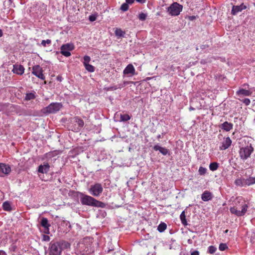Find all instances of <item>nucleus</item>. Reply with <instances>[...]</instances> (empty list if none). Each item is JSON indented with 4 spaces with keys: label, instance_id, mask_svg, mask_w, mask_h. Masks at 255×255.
<instances>
[{
    "label": "nucleus",
    "instance_id": "nucleus-1",
    "mask_svg": "<svg viewBox=\"0 0 255 255\" xmlns=\"http://www.w3.org/2000/svg\"><path fill=\"white\" fill-rule=\"evenodd\" d=\"M69 246L70 245L64 241H52L49 244V255H61L63 248H68Z\"/></svg>",
    "mask_w": 255,
    "mask_h": 255
},
{
    "label": "nucleus",
    "instance_id": "nucleus-2",
    "mask_svg": "<svg viewBox=\"0 0 255 255\" xmlns=\"http://www.w3.org/2000/svg\"><path fill=\"white\" fill-rule=\"evenodd\" d=\"M81 202L83 205L94 207H103L104 203L97 200L93 197L88 195H83L81 198Z\"/></svg>",
    "mask_w": 255,
    "mask_h": 255
},
{
    "label": "nucleus",
    "instance_id": "nucleus-3",
    "mask_svg": "<svg viewBox=\"0 0 255 255\" xmlns=\"http://www.w3.org/2000/svg\"><path fill=\"white\" fill-rule=\"evenodd\" d=\"M62 105L59 103H53L43 109V113L44 114L55 113L59 111L62 108Z\"/></svg>",
    "mask_w": 255,
    "mask_h": 255
},
{
    "label": "nucleus",
    "instance_id": "nucleus-4",
    "mask_svg": "<svg viewBox=\"0 0 255 255\" xmlns=\"http://www.w3.org/2000/svg\"><path fill=\"white\" fill-rule=\"evenodd\" d=\"M254 151V148L251 145L240 148L239 151L240 157L243 160L249 158Z\"/></svg>",
    "mask_w": 255,
    "mask_h": 255
},
{
    "label": "nucleus",
    "instance_id": "nucleus-5",
    "mask_svg": "<svg viewBox=\"0 0 255 255\" xmlns=\"http://www.w3.org/2000/svg\"><path fill=\"white\" fill-rule=\"evenodd\" d=\"M183 6L177 2L173 3L168 8V12L172 16H177L180 14L182 10Z\"/></svg>",
    "mask_w": 255,
    "mask_h": 255
},
{
    "label": "nucleus",
    "instance_id": "nucleus-6",
    "mask_svg": "<svg viewBox=\"0 0 255 255\" xmlns=\"http://www.w3.org/2000/svg\"><path fill=\"white\" fill-rule=\"evenodd\" d=\"M89 191L91 195L98 197L103 192V188L101 184L97 183L91 185Z\"/></svg>",
    "mask_w": 255,
    "mask_h": 255
},
{
    "label": "nucleus",
    "instance_id": "nucleus-7",
    "mask_svg": "<svg viewBox=\"0 0 255 255\" xmlns=\"http://www.w3.org/2000/svg\"><path fill=\"white\" fill-rule=\"evenodd\" d=\"M74 48V46L73 44L67 43L64 44L61 47V53L66 57H69L71 55L70 51L73 50Z\"/></svg>",
    "mask_w": 255,
    "mask_h": 255
},
{
    "label": "nucleus",
    "instance_id": "nucleus-8",
    "mask_svg": "<svg viewBox=\"0 0 255 255\" xmlns=\"http://www.w3.org/2000/svg\"><path fill=\"white\" fill-rule=\"evenodd\" d=\"M248 206L247 204H244L242 206V210H237V208L236 207H231L230 209V212L231 213L236 215L237 216H244L248 209Z\"/></svg>",
    "mask_w": 255,
    "mask_h": 255
},
{
    "label": "nucleus",
    "instance_id": "nucleus-9",
    "mask_svg": "<svg viewBox=\"0 0 255 255\" xmlns=\"http://www.w3.org/2000/svg\"><path fill=\"white\" fill-rule=\"evenodd\" d=\"M32 73L41 80L45 79L42 69L39 65H35L33 67Z\"/></svg>",
    "mask_w": 255,
    "mask_h": 255
},
{
    "label": "nucleus",
    "instance_id": "nucleus-10",
    "mask_svg": "<svg viewBox=\"0 0 255 255\" xmlns=\"http://www.w3.org/2000/svg\"><path fill=\"white\" fill-rule=\"evenodd\" d=\"M11 167L8 164L0 163V176H3V174L7 175L11 172Z\"/></svg>",
    "mask_w": 255,
    "mask_h": 255
},
{
    "label": "nucleus",
    "instance_id": "nucleus-11",
    "mask_svg": "<svg viewBox=\"0 0 255 255\" xmlns=\"http://www.w3.org/2000/svg\"><path fill=\"white\" fill-rule=\"evenodd\" d=\"M232 140L229 137L224 138L222 142V145L220 146V150H225L227 149L231 144Z\"/></svg>",
    "mask_w": 255,
    "mask_h": 255
},
{
    "label": "nucleus",
    "instance_id": "nucleus-12",
    "mask_svg": "<svg viewBox=\"0 0 255 255\" xmlns=\"http://www.w3.org/2000/svg\"><path fill=\"white\" fill-rule=\"evenodd\" d=\"M247 8V6L243 3L240 5H234L233 6L232 9V14L233 15L237 14L239 12L241 11L242 10L245 9Z\"/></svg>",
    "mask_w": 255,
    "mask_h": 255
},
{
    "label": "nucleus",
    "instance_id": "nucleus-13",
    "mask_svg": "<svg viewBox=\"0 0 255 255\" xmlns=\"http://www.w3.org/2000/svg\"><path fill=\"white\" fill-rule=\"evenodd\" d=\"M12 72L18 75H22L24 72V68L21 65H14Z\"/></svg>",
    "mask_w": 255,
    "mask_h": 255
},
{
    "label": "nucleus",
    "instance_id": "nucleus-14",
    "mask_svg": "<svg viewBox=\"0 0 255 255\" xmlns=\"http://www.w3.org/2000/svg\"><path fill=\"white\" fill-rule=\"evenodd\" d=\"M50 168V166L47 162H44L43 165H40L38 167V171L41 173H47Z\"/></svg>",
    "mask_w": 255,
    "mask_h": 255
},
{
    "label": "nucleus",
    "instance_id": "nucleus-15",
    "mask_svg": "<svg viewBox=\"0 0 255 255\" xmlns=\"http://www.w3.org/2000/svg\"><path fill=\"white\" fill-rule=\"evenodd\" d=\"M123 73L125 75L130 74H131L132 75H134L135 74V69H134L133 66L132 64H128L126 67V68L124 70Z\"/></svg>",
    "mask_w": 255,
    "mask_h": 255
},
{
    "label": "nucleus",
    "instance_id": "nucleus-16",
    "mask_svg": "<svg viewBox=\"0 0 255 255\" xmlns=\"http://www.w3.org/2000/svg\"><path fill=\"white\" fill-rule=\"evenodd\" d=\"M153 149L155 151H159V152L164 155L169 154V150L168 149L165 147H161L158 145H154L153 147Z\"/></svg>",
    "mask_w": 255,
    "mask_h": 255
},
{
    "label": "nucleus",
    "instance_id": "nucleus-17",
    "mask_svg": "<svg viewBox=\"0 0 255 255\" xmlns=\"http://www.w3.org/2000/svg\"><path fill=\"white\" fill-rule=\"evenodd\" d=\"M213 196L211 192L208 191H205L202 193L201 199L203 201L206 202L211 200L213 198Z\"/></svg>",
    "mask_w": 255,
    "mask_h": 255
},
{
    "label": "nucleus",
    "instance_id": "nucleus-18",
    "mask_svg": "<svg viewBox=\"0 0 255 255\" xmlns=\"http://www.w3.org/2000/svg\"><path fill=\"white\" fill-rule=\"evenodd\" d=\"M233 125L231 123H228V122H225L223 123L220 127L226 131H230L231 129L233 128Z\"/></svg>",
    "mask_w": 255,
    "mask_h": 255
},
{
    "label": "nucleus",
    "instance_id": "nucleus-19",
    "mask_svg": "<svg viewBox=\"0 0 255 255\" xmlns=\"http://www.w3.org/2000/svg\"><path fill=\"white\" fill-rule=\"evenodd\" d=\"M251 93L252 92H250V91L244 89H240L237 92V94L239 96L244 95L246 96H248L251 95Z\"/></svg>",
    "mask_w": 255,
    "mask_h": 255
},
{
    "label": "nucleus",
    "instance_id": "nucleus-20",
    "mask_svg": "<svg viewBox=\"0 0 255 255\" xmlns=\"http://www.w3.org/2000/svg\"><path fill=\"white\" fill-rule=\"evenodd\" d=\"M116 36L118 38L124 37L126 32L121 28H116L115 31Z\"/></svg>",
    "mask_w": 255,
    "mask_h": 255
},
{
    "label": "nucleus",
    "instance_id": "nucleus-21",
    "mask_svg": "<svg viewBox=\"0 0 255 255\" xmlns=\"http://www.w3.org/2000/svg\"><path fill=\"white\" fill-rule=\"evenodd\" d=\"M41 225L45 229H48V227H50V225L48 223V221L46 218H42L41 221Z\"/></svg>",
    "mask_w": 255,
    "mask_h": 255
},
{
    "label": "nucleus",
    "instance_id": "nucleus-22",
    "mask_svg": "<svg viewBox=\"0 0 255 255\" xmlns=\"http://www.w3.org/2000/svg\"><path fill=\"white\" fill-rule=\"evenodd\" d=\"M166 228H167L166 224L164 223H161L158 226L157 230L159 232L161 233V232H163V231H164L165 230V229H166Z\"/></svg>",
    "mask_w": 255,
    "mask_h": 255
},
{
    "label": "nucleus",
    "instance_id": "nucleus-23",
    "mask_svg": "<svg viewBox=\"0 0 255 255\" xmlns=\"http://www.w3.org/2000/svg\"><path fill=\"white\" fill-rule=\"evenodd\" d=\"M35 98V96L33 93H27L24 98V100L26 101H29L31 100L34 99Z\"/></svg>",
    "mask_w": 255,
    "mask_h": 255
},
{
    "label": "nucleus",
    "instance_id": "nucleus-24",
    "mask_svg": "<svg viewBox=\"0 0 255 255\" xmlns=\"http://www.w3.org/2000/svg\"><path fill=\"white\" fill-rule=\"evenodd\" d=\"M75 122L78 125L80 128H82L84 126V121L78 117L75 118Z\"/></svg>",
    "mask_w": 255,
    "mask_h": 255
},
{
    "label": "nucleus",
    "instance_id": "nucleus-25",
    "mask_svg": "<svg viewBox=\"0 0 255 255\" xmlns=\"http://www.w3.org/2000/svg\"><path fill=\"white\" fill-rule=\"evenodd\" d=\"M180 218L181 223L184 225H187V221H186V216H185V212L184 211H183L181 213V214H180Z\"/></svg>",
    "mask_w": 255,
    "mask_h": 255
},
{
    "label": "nucleus",
    "instance_id": "nucleus-26",
    "mask_svg": "<svg viewBox=\"0 0 255 255\" xmlns=\"http://www.w3.org/2000/svg\"><path fill=\"white\" fill-rule=\"evenodd\" d=\"M219 167V164L217 162H212L209 165V168L211 171L216 170Z\"/></svg>",
    "mask_w": 255,
    "mask_h": 255
},
{
    "label": "nucleus",
    "instance_id": "nucleus-27",
    "mask_svg": "<svg viewBox=\"0 0 255 255\" xmlns=\"http://www.w3.org/2000/svg\"><path fill=\"white\" fill-rule=\"evenodd\" d=\"M3 208L5 211H10L11 208L10 204L8 202H4L2 205Z\"/></svg>",
    "mask_w": 255,
    "mask_h": 255
},
{
    "label": "nucleus",
    "instance_id": "nucleus-28",
    "mask_svg": "<svg viewBox=\"0 0 255 255\" xmlns=\"http://www.w3.org/2000/svg\"><path fill=\"white\" fill-rule=\"evenodd\" d=\"M84 66H85L86 69L90 72H93L95 71V67L93 66H92V65L87 64L84 65Z\"/></svg>",
    "mask_w": 255,
    "mask_h": 255
},
{
    "label": "nucleus",
    "instance_id": "nucleus-29",
    "mask_svg": "<svg viewBox=\"0 0 255 255\" xmlns=\"http://www.w3.org/2000/svg\"><path fill=\"white\" fill-rule=\"evenodd\" d=\"M121 121L126 122L130 120V117L128 115H121Z\"/></svg>",
    "mask_w": 255,
    "mask_h": 255
},
{
    "label": "nucleus",
    "instance_id": "nucleus-30",
    "mask_svg": "<svg viewBox=\"0 0 255 255\" xmlns=\"http://www.w3.org/2000/svg\"><path fill=\"white\" fill-rule=\"evenodd\" d=\"M147 15L146 13L141 12L139 14L138 17L140 20L144 21L146 19Z\"/></svg>",
    "mask_w": 255,
    "mask_h": 255
},
{
    "label": "nucleus",
    "instance_id": "nucleus-31",
    "mask_svg": "<svg viewBox=\"0 0 255 255\" xmlns=\"http://www.w3.org/2000/svg\"><path fill=\"white\" fill-rule=\"evenodd\" d=\"M255 183V178L253 177H250L249 178L247 181H246V184L248 185H251L252 184H253Z\"/></svg>",
    "mask_w": 255,
    "mask_h": 255
},
{
    "label": "nucleus",
    "instance_id": "nucleus-32",
    "mask_svg": "<svg viewBox=\"0 0 255 255\" xmlns=\"http://www.w3.org/2000/svg\"><path fill=\"white\" fill-rule=\"evenodd\" d=\"M129 6L127 3H124L121 6V9L123 11H126L128 9Z\"/></svg>",
    "mask_w": 255,
    "mask_h": 255
},
{
    "label": "nucleus",
    "instance_id": "nucleus-33",
    "mask_svg": "<svg viewBox=\"0 0 255 255\" xmlns=\"http://www.w3.org/2000/svg\"><path fill=\"white\" fill-rule=\"evenodd\" d=\"M206 171H207V169L205 167L200 166L199 168L198 172H199V174L201 175H204L206 173Z\"/></svg>",
    "mask_w": 255,
    "mask_h": 255
},
{
    "label": "nucleus",
    "instance_id": "nucleus-34",
    "mask_svg": "<svg viewBox=\"0 0 255 255\" xmlns=\"http://www.w3.org/2000/svg\"><path fill=\"white\" fill-rule=\"evenodd\" d=\"M216 250L217 249L216 247L213 246H211L208 248V253L212 254L216 252Z\"/></svg>",
    "mask_w": 255,
    "mask_h": 255
},
{
    "label": "nucleus",
    "instance_id": "nucleus-35",
    "mask_svg": "<svg viewBox=\"0 0 255 255\" xmlns=\"http://www.w3.org/2000/svg\"><path fill=\"white\" fill-rule=\"evenodd\" d=\"M90 60H91V58L89 56H87V55L85 56L84 57V62H83L84 65L89 64Z\"/></svg>",
    "mask_w": 255,
    "mask_h": 255
},
{
    "label": "nucleus",
    "instance_id": "nucleus-36",
    "mask_svg": "<svg viewBox=\"0 0 255 255\" xmlns=\"http://www.w3.org/2000/svg\"><path fill=\"white\" fill-rule=\"evenodd\" d=\"M51 43V41L50 39H47L46 40H43L41 41V45L44 47L46 46V44H50Z\"/></svg>",
    "mask_w": 255,
    "mask_h": 255
},
{
    "label": "nucleus",
    "instance_id": "nucleus-37",
    "mask_svg": "<svg viewBox=\"0 0 255 255\" xmlns=\"http://www.w3.org/2000/svg\"><path fill=\"white\" fill-rule=\"evenodd\" d=\"M227 248V246L225 244H221L219 245V249L220 251H225Z\"/></svg>",
    "mask_w": 255,
    "mask_h": 255
},
{
    "label": "nucleus",
    "instance_id": "nucleus-38",
    "mask_svg": "<svg viewBox=\"0 0 255 255\" xmlns=\"http://www.w3.org/2000/svg\"><path fill=\"white\" fill-rule=\"evenodd\" d=\"M243 102L246 105L248 106L250 105L251 101L248 98H246L243 100Z\"/></svg>",
    "mask_w": 255,
    "mask_h": 255
},
{
    "label": "nucleus",
    "instance_id": "nucleus-39",
    "mask_svg": "<svg viewBox=\"0 0 255 255\" xmlns=\"http://www.w3.org/2000/svg\"><path fill=\"white\" fill-rule=\"evenodd\" d=\"M42 240L43 241H46V242L49 241L50 237H49V236H48L47 235H43Z\"/></svg>",
    "mask_w": 255,
    "mask_h": 255
},
{
    "label": "nucleus",
    "instance_id": "nucleus-40",
    "mask_svg": "<svg viewBox=\"0 0 255 255\" xmlns=\"http://www.w3.org/2000/svg\"><path fill=\"white\" fill-rule=\"evenodd\" d=\"M89 19L91 21H94L96 20V17L95 15H92L89 16Z\"/></svg>",
    "mask_w": 255,
    "mask_h": 255
},
{
    "label": "nucleus",
    "instance_id": "nucleus-41",
    "mask_svg": "<svg viewBox=\"0 0 255 255\" xmlns=\"http://www.w3.org/2000/svg\"><path fill=\"white\" fill-rule=\"evenodd\" d=\"M188 18L190 21H193V20H194V19H195L196 18V16H194V15L189 16L188 17Z\"/></svg>",
    "mask_w": 255,
    "mask_h": 255
},
{
    "label": "nucleus",
    "instance_id": "nucleus-42",
    "mask_svg": "<svg viewBox=\"0 0 255 255\" xmlns=\"http://www.w3.org/2000/svg\"><path fill=\"white\" fill-rule=\"evenodd\" d=\"M135 0H126V3L128 4H132L134 2Z\"/></svg>",
    "mask_w": 255,
    "mask_h": 255
},
{
    "label": "nucleus",
    "instance_id": "nucleus-43",
    "mask_svg": "<svg viewBox=\"0 0 255 255\" xmlns=\"http://www.w3.org/2000/svg\"><path fill=\"white\" fill-rule=\"evenodd\" d=\"M191 255H199V253L197 251H194L191 253Z\"/></svg>",
    "mask_w": 255,
    "mask_h": 255
},
{
    "label": "nucleus",
    "instance_id": "nucleus-44",
    "mask_svg": "<svg viewBox=\"0 0 255 255\" xmlns=\"http://www.w3.org/2000/svg\"><path fill=\"white\" fill-rule=\"evenodd\" d=\"M241 182H242V181L240 179L236 180L235 181V183L237 185H240L241 184Z\"/></svg>",
    "mask_w": 255,
    "mask_h": 255
},
{
    "label": "nucleus",
    "instance_id": "nucleus-45",
    "mask_svg": "<svg viewBox=\"0 0 255 255\" xmlns=\"http://www.w3.org/2000/svg\"><path fill=\"white\" fill-rule=\"evenodd\" d=\"M137 2L140 3H144L145 2L146 0H136Z\"/></svg>",
    "mask_w": 255,
    "mask_h": 255
},
{
    "label": "nucleus",
    "instance_id": "nucleus-46",
    "mask_svg": "<svg viewBox=\"0 0 255 255\" xmlns=\"http://www.w3.org/2000/svg\"><path fill=\"white\" fill-rule=\"evenodd\" d=\"M208 47V46L207 45H202L201 46V48L202 49H205V48H207Z\"/></svg>",
    "mask_w": 255,
    "mask_h": 255
},
{
    "label": "nucleus",
    "instance_id": "nucleus-47",
    "mask_svg": "<svg viewBox=\"0 0 255 255\" xmlns=\"http://www.w3.org/2000/svg\"><path fill=\"white\" fill-rule=\"evenodd\" d=\"M45 231L44 232V233L45 234H49V227H48V229H45Z\"/></svg>",
    "mask_w": 255,
    "mask_h": 255
},
{
    "label": "nucleus",
    "instance_id": "nucleus-48",
    "mask_svg": "<svg viewBox=\"0 0 255 255\" xmlns=\"http://www.w3.org/2000/svg\"><path fill=\"white\" fill-rule=\"evenodd\" d=\"M0 255H6V254L4 251H0Z\"/></svg>",
    "mask_w": 255,
    "mask_h": 255
},
{
    "label": "nucleus",
    "instance_id": "nucleus-49",
    "mask_svg": "<svg viewBox=\"0 0 255 255\" xmlns=\"http://www.w3.org/2000/svg\"><path fill=\"white\" fill-rule=\"evenodd\" d=\"M3 33L1 29H0V37H1L2 36Z\"/></svg>",
    "mask_w": 255,
    "mask_h": 255
},
{
    "label": "nucleus",
    "instance_id": "nucleus-50",
    "mask_svg": "<svg viewBox=\"0 0 255 255\" xmlns=\"http://www.w3.org/2000/svg\"><path fill=\"white\" fill-rule=\"evenodd\" d=\"M160 138H161V135H160V134H159V135L157 136V138L159 139Z\"/></svg>",
    "mask_w": 255,
    "mask_h": 255
},
{
    "label": "nucleus",
    "instance_id": "nucleus-51",
    "mask_svg": "<svg viewBox=\"0 0 255 255\" xmlns=\"http://www.w3.org/2000/svg\"><path fill=\"white\" fill-rule=\"evenodd\" d=\"M194 110V108H192V107H190V110Z\"/></svg>",
    "mask_w": 255,
    "mask_h": 255
},
{
    "label": "nucleus",
    "instance_id": "nucleus-52",
    "mask_svg": "<svg viewBox=\"0 0 255 255\" xmlns=\"http://www.w3.org/2000/svg\"><path fill=\"white\" fill-rule=\"evenodd\" d=\"M57 79H58V80L61 81V78H60L59 77H57Z\"/></svg>",
    "mask_w": 255,
    "mask_h": 255
},
{
    "label": "nucleus",
    "instance_id": "nucleus-53",
    "mask_svg": "<svg viewBox=\"0 0 255 255\" xmlns=\"http://www.w3.org/2000/svg\"><path fill=\"white\" fill-rule=\"evenodd\" d=\"M228 230H226L225 233H227V232H228Z\"/></svg>",
    "mask_w": 255,
    "mask_h": 255
}]
</instances>
